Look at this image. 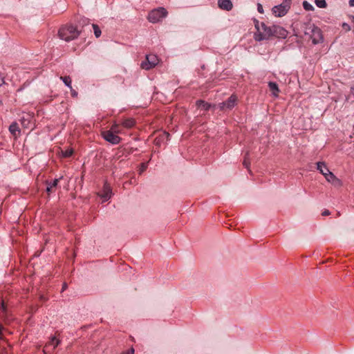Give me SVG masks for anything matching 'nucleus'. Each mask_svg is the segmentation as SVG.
I'll list each match as a JSON object with an SVG mask.
<instances>
[{"label": "nucleus", "mask_w": 354, "mask_h": 354, "mask_svg": "<svg viewBox=\"0 0 354 354\" xmlns=\"http://www.w3.org/2000/svg\"><path fill=\"white\" fill-rule=\"evenodd\" d=\"M80 35V31L71 25H65L61 27L58 32V35L60 39L69 41L76 39Z\"/></svg>", "instance_id": "nucleus-1"}, {"label": "nucleus", "mask_w": 354, "mask_h": 354, "mask_svg": "<svg viewBox=\"0 0 354 354\" xmlns=\"http://www.w3.org/2000/svg\"><path fill=\"white\" fill-rule=\"evenodd\" d=\"M255 26L258 30V33L255 34L254 36L256 41L268 39L270 37L273 36L272 26L268 27L263 23H261L260 26H259L257 24Z\"/></svg>", "instance_id": "nucleus-2"}, {"label": "nucleus", "mask_w": 354, "mask_h": 354, "mask_svg": "<svg viewBox=\"0 0 354 354\" xmlns=\"http://www.w3.org/2000/svg\"><path fill=\"white\" fill-rule=\"evenodd\" d=\"M167 11L164 8H158L151 10L148 15V19L151 23H157L166 17Z\"/></svg>", "instance_id": "nucleus-3"}, {"label": "nucleus", "mask_w": 354, "mask_h": 354, "mask_svg": "<svg viewBox=\"0 0 354 354\" xmlns=\"http://www.w3.org/2000/svg\"><path fill=\"white\" fill-rule=\"evenodd\" d=\"M158 62V59L155 55H149L146 57V60L141 63V68L145 70H149L155 67Z\"/></svg>", "instance_id": "nucleus-4"}, {"label": "nucleus", "mask_w": 354, "mask_h": 354, "mask_svg": "<svg viewBox=\"0 0 354 354\" xmlns=\"http://www.w3.org/2000/svg\"><path fill=\"white\" fill-rule=\"evenodd\" d=\"M308 30L312 32L310 37L313 40V43L314 44L319 43L322 39V35L320 29L314 25H310Z\"/></svg>", "instance_id": "nucleus-5"}, {"label": "nucleus", "mask_w": 354, "mask_h": 354, "mask_svg": "<svg viewBox=\"0 0 354 354\" xmlns=\"http://www.w3.org/2000/svg\"><path fill=\"white\" fill-rule=\"evenodd\" d=\"M236 100V96L231 95L225 102L219 104L220 109L222 111L231 110L235 106Z\"/></svg>", "instance_id": "nucleus-6"}, {"label": "nucleus", "mask_w": 354, "mask_h": 354, "mask_svg": "<svg viewBox=\"0 0 354 354\" xmlns=\"http://www.w3.org/2000/svg\"><path fill=\"white\" fill-rule=\"evenodd\" d=\"M103 138L113 145L120 143L121 138L111 131H106L102 133Z\"/></svg>", "instance_id": "nucleus-7"}, {"label": "nucleus", "mask_w": 354, "mask_h": 354, "mask_svg": "<svg viewBox=\"0 0 354 354\" xmlns=\"http://www.w3.org/2000/svg\"><path fill=\"white\" fill-rule=\"evenodd\" d=\"M289 8L290 6H288L287 3H282L279 6H274L272 8V12L277 17H283L287 13Z\"/></svg>", "instance_id": "nucleus-8"}, {"label": "nucleus", "mask_w": 354, "mask_h": 354, "mask_svg": "<svg viewBox=\"0 0 354 354\" xmlns=\"http://www.w3.org/2000/svg\"><path fill=\"white\" fill-rule=\"evenodd\" d=\"M98 196L102 199V203L108 201L112 196V189L109 183L106 182L104 184L103 190Z\"/></svg>", "instance_id": "nucleus-9"}, {"label": "nucleus", "mask_w": 354, "mask_h": 354, "mask_svg": "<svg viewBox=\"0 0 354 354\" xmlns=\"http://www.w3.org/2000/svg\"><path fill=\"white\" fill-rule=\"evenodd\" d=\"M273 36L278 38H286L288 35V31L279 26H272Z\"/></svg>", "instance_id": "nucleus-10"}, {"label": "nucleus", "mask_w": 354, "mask_h": 354, "mask_svg": "<svg viewBox=\"0 0 354 354\" xmlns=\"http://www.w3.org/2000/svg\"><path fill=\"white\" fill-rule=\"evenodd\" d=\"M325 170L328 172L324 176L326 180L336 187L339 186L341 185L340 180L328 168H325Z\"/></svg>", "instance_id": "nucleus-11"}, {"label": "nucleus", "mask_w": 354, "mask_h": 354, "mask_svg": "<svg viewBox=\"0 0 354 354\" xmlns=\"http://www.w3.org/2000/svg\"><path fill=\"white\" fill-rule=\"evenodd\" d=\"M218 7L227 11H230L232 9L233 5L231 0H218Z\"/></svg>", "instance_id": "nucleus-12"}, {"label": "nucleus", "mask_w": 354, "mask_h": 354, "mask_svg": "<svg viewBox=\"0 0 354 354\" xmlns=\"http://www.w3.org/2000/svg\"><path fill=\"white\" fill-rule=\"evenodd\" d=\"M59 180V179H55L52 183H49L48 182H46V184H47L46 192L48 194L55 192V189L57 186Z\"/></svg>", "instance_id": "nucleus-13"}, {"label": "nucleus", "mask_w": 354, "mask_h": 354, "mask_svg": "<svg viewBox=\"0 0 354 354\" xmlns=\"http://www.w3.org/2000/svg\"><path fill=\"white\" fill-rule=\"evenodd\" d=\"M9 131L12 136L17 137L20 133L18 124L17 122H12L9 127Z\"/></svg>", "instance_id": "nucleus-14"}, {"label": "nucleus", "mask_w": 354, "mask_h": 354, "mask_svg": "<svg viewBox=\"0 0 354 354\" xmlns=\"http://www.w3.org/2000/svg\"><path fill=\"white\" fill-rule=\"evenodd\" d=\"M196 105L198 109H201L205 111H208L212 106L210 104L201 100L196 101Z\"/></svg>", "instance_id": "nucleus-15"}, {"label": "nucleus", "mask_w": 354, "mask_h": 354, "mask_svg": "<svg viewBox=\"0 0 354 354\" xmlns=\"http://www.w3.org/2000/svg\"><path fill=\"white\" fill-rule=\"evenodd\" d=\"M270 91L272 93V95L275 97L278 96L279 89L278 85L275 82H270L268 83Z\"/></svg>", "instance_id": "nucleus-16"}, {"label": "nucleus", "mask_w": 354, "mask_h": 354, "mask_svg": "<svg viewBox=\"0 0 354 354\" xmlns=\"http://www.w3.org/2000/svg\"><path fill=\"white\" fill-rule=\"evenodd\" d=\"M325 168H328L325 163L323 162H318L317 163V169L319 171V172L324 175V176L328 174L327 171H326Z\"/></svg>", "instance_id": "nucleus-17"}, {"label": "nucleus", "mask_w": 354, "mask_h": 354, "mask_svg": "<svg viewBox=\"0 0 354 354\" xmlns=\"http://www.w3.org/2000/svg\"><path fill=\"white\" fill-rule=\"evenodd\" d=\"M122 125L125 128L130 129V128L133 127L135 125V121L132 118L125 119L122 122Z\"/></svg>", "instance_id": "nucleus-18"}, {"label": "nucleus", "mask_w": 354, "mask_h": 354, "mask_svg": "<svg viewBox=\"0 0 354 354\" xmlns=\"http://www.w3.org/2000/svg\"><path fill=\"white\" fill-rule=\"evenodd\" d=\"M60 79L62 80L64 83L70 88H72L71 86V79L69 76H65V77H60Z\"/></svg>", "instance_id": "nucleus-19"}, {"label": "nucleus", "mask_w": 354, "mask_h": 354, "mask_svg": "<svg viewBox=\"0 0 354 354\" xmlns=\"http://www.w3.org/2000/svg\"><path fill=\"white\" fill-rule=\"evenodd\" d=\"M315 3L316 6L320 8H325L327 6V3L325 0H315Z\"/></svg>", "instance_id": "nucleus-20"}, {"label": "nucleus", "mask_w": 354, "mask_h": 354, "mask_svg": "<svg viewBox=\"0 0 354 354\" xmlns=\"http://www.w3.org/2000/svg\"><path fill=\"white\" fill-rule=\"evenodd\" d=\"M303 7L307 11H313L315 9L313 6L306 1L303 2Z\"/></svg>", "instance_id": "nucleus-21"}, {"label": "nucleus", "mask_w": 354, "mask_h": 354, "mask_svg": "<svg viewBox=\"0 0 354 354\" xmlns=\"http://www.w3.org/2000/svg\"><path fill=\"white\" fill-rule=\"evenodd\" d=\"M249 152L247 151L245 153V155L244 156V160H243V165L245 166V167L246 168H248L250 165V159H249Z\"/></svg>", "instance_id": "nucleus-22"}, {"label": "nucleus", "mask_w": 354, "mask_h": 354, "mask_svg": "<svg viewBox=\"0 0 354 354\" xmlns=\"http://www.w3.org/2000/svg\"><path fill=\"white\" fill-rule=\"evenodd\" d=\"M62 156L64 158H68L72 156L73 153V150L72 149H67L65 151H62Z\"/></svg>", "instance_id": "nucleus-23"}, {"label": "nucleus", "mask_w": 354, "mask_h": 354, "mask_svg": "<svg viewBox=\"0 0 354 354\" xmlns=\"http://www.w3.org/2000/svg\"><path fill=\"white\" fill-rule=\"evenodd\" d=\"M92 26H93V28L94 30V34H95V37H99L101 35V30H100V28L96 24H93Z\"/></svg>", "instance_id": "nucleus-24"}, {"label": "nucleus", "mask_w": 354, "mask_h": 354, "mask_svg": "<svg viewBox=\"0 0 354 354\" xmlns=\"http://www.w3.org/2000/svg\"><path fill=\"white\" fill-rule=\"evenodd\" d=\"M59 344V341L58 339H57L55 337H53L51 339V342L49 344L53 345V348H55L58 346Z\"/></svg>", "instance_id": "nucleus-25"}, {"label": "nucleus", "mask_w": 354, "mask_h": 354, "mask_svg": "<svg viewBox=\"0 0 354 354\" xmlns=\"http://www.w3.org/2000/svg\"><path fill=\"white\" fill-rule=\"evenodd\" d=\"M110 131H113L114 133H120L119 125L117 124H113Z\"/></svg>", "instance_id": "nucleus-26"}, {"label": "nucleus", "mask_w": 354, "mask_h": 354, "mask_svg": "<svg viewBox=\"0 0 354 354\" xmlns=\"http://www.w3.org/2000/svg\"><path fill=\"white\" fill-rule=\"evenodd\" d=\"M135 353V350L133 348V347H131L129 350H127V351H124L122 353H121L120 354H134Z\"/></svg>", "instance_id": "nucleus-27"}, {"label": "nucleus", "mask_w": 354, "mask_h": 354, "mask_svg": "<svg viewBox=\"0 0 354 354\" xmlns=\"http://www.w3.org/2000/svg\"><path fill=\"white\" fill-rule=\"evenodd\" d=\"M147 167V165L145 163H142L141 165V167L140 169V174H141L145 170H146Z\"/></svg>", "instance_id": "nucleus-28"}, {"label": "nucleus", "mask_w": 354, "mask_h": 354, "mask_svg": "<svg viewBox=\"0 0 354 354\" xmlns=\"http://www.w3.org/2000/svg\"><path fill=\"white\" fill-rule=\"evenodd\" d=\"M257 10L259 12L263 13V6L260 3L258 4Z\"/></svg>", "instance_id": "nucleus-29"}, {"label": "nucleus", "mask_w": 354, "mask_h": 354, "mask_svg": "<svg viewBox=\"0 0 354 354\" xmlns=\"http://www.w3.org/2000/svg\"><path fill=\"white\" fill-rule=\"evenodd\" d=\"M6 83L4 81V78L3 77H0V86H1L3 84H6Z\"/></svg>", "instance_id": "nucleus-30"}, {"label": "nucleus", "mask_w": 354, "mask_h": 354, "mask_svg": "<svg viewBox=\"0 0 354 354\" xmlns=\"http://www.w3.org/2000/svg\"><path fill=\"white\" fill-rule=\"evenodd\" d=\"M322 214L323 216L329 215V214H330V212H329L328 210L326 209V210H324V211L322 213Z\"/></svg>", "instance_id": "nucleus-31"}, {"label": "nucleus", "mask_w": 354, "mask_h": 354, "mask_svg": "<svg viewBox=\"0 0 354 354\" xmlns=\"http://www.w3.org/2000/svg\"><path fill=\"white\" fill-rule=\"evenodd\" d=\"M291 0H283V3H287L288 6H290Z\"/></svg>", "instance_id": "nucleus-32"}, {"label": "nucleus", "mask_w": 354, "mask_h": 354, "mask_svg": "<svg viewBox=\"0 0 354 354\" xmlns=\"http://www.w3.org/2000/svg\"><path fill=\"white\" fill-rule=\"evenodd\" d=\"M66 288H67V284L66 283H64V284L62 286V291H64Z\"/></svg>", "instance_id": "nucleus-33"}, {"label": "nucleus", "mask_w": 354, "mask_h": 354, "mask_svg": "<svg viewBox=\"0 0 354 354\" xmlns=\"http://www.w3.org/2000/svg\"><path fill=\"white\" fill-rule=\"evenodd\" d=\"M349 6H354V0H349Z\"/></svg>", "instance_id": "nucleus-34"}, {"label": "nucleus", "mask_w": 354, "mask_h": 354, "mask_svg": "<svg viewBox=\"0 0 354 354\" xmlns=\"http://www.w3.org/2000/svg\"><path fill=\"white\" fill-rule=\"evenodd\" d=\"M72 95H77V92L71 89Z\"/></svg>", "instance_id": "nucleus-35"}, {"label": "nucleus", "mask_w": 354, "mask_h": 354, "mask_svg": "<svg viewBox=\"0 0 354 354\" xmlns=\"http://www.w3.org/2000/svg\"><path fill=\"white\" fill-rule=\"evenodd\" d=\"M1 308L2 309L4 310H5V306H4V304L3 302L1 304Z\"/></svg>", "instance_id": "nucleus-36"}, {"label": "nucleus", "mask_w": 354, "mask_h": 354, "mask_svg": "<svg viewBox=\"0 0 354 354\" xmlns=\"http://www.w3.org/2000/svg\"><path fill=\"white\" fill-rule=\"evenodd\" d=\"M1 104V101L0 100V104Z\"/></svg>", "instance_id": "nucleus-37"}]
</instances>
